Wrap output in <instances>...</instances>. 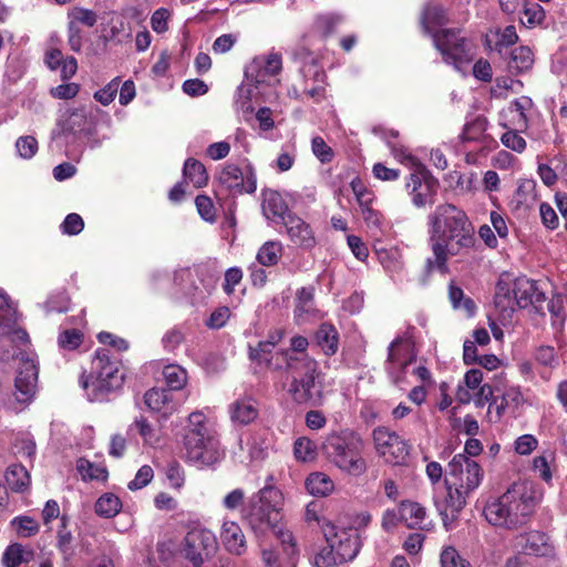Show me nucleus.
Returning a JSON list of instances; mask_svg holds the SVG:
<instances>
[{"instance_id": "nucleus-1", "label": "nucleus", "mask_w": 567, "mask_h": 567, "mask_svg": "<svg viewBox=\"0 0 567 567\" xmlns=\"http://www.w3.org/2000/svg\"><path fill=\"white\" fill-rule=\"evenodd\" d=\"M429 244L434 260L427 259L429 270L445 269L449 256L475 244V230L465 212L453 204H441L427 216Z\"/></svg>"}, {"instance_id": "nucleus-2", "label": "nucleus", "mask_w": 567, "mask_h": 567, "mask_svg": "<svg viewBox=\"0 0 567 567\" xmlns=\"http://www.w3.org/2000/svg\"><path fill=\"white\" fill-rule=\"evenodd\" d=\"M274 342H260L257 349L250 351V359L271 370H279L286 365L292 378L289 388L292 399L299 404H319L320 395L315 391V381L318 377L317 361L306 354L295 358L288 352H274Z\"/></svg>"}, {"instance_id": "nucleus-3", "label": "nucleus", "mask_w": 567, "mask_h": 567, "mask_svg": "<svg viewBox=\"0 0 567 567\" xmlns=\"http://www.w3.org/2000/svg\"><path fill=\"white\" fill-rule=\"evenodd\" d=\"M537 503L532 483H514L505 493L486 502L483 514L495 527L515 529L524 525L534 513Z\"/></svg>"}, {"instance_id": "nucleus-4", "label": "nucleus", "mask_w": 567, "mask_h": 567, "mask_svg": "<svg viewBox=\"0 0 567 567\" xmlns=\"http://www.w3.org/2000/svg\"><path fill=\"white\" fill-rule=\"evenodd\" d=\"M421 22L424 32L432 35L434 45L442 54L444 62L453 65L456 71L465 73L475 55L474 45L453 30L435 31L436 27L447 22L443 8L429 6L423 12Z\"/></svg>"}, {"instance_id": "nucleus-5", "label": "nucleus", "mask_w": 567, "mask_h": 567, "mask_svg": "<svg viewBox=\"0 0 567 567\" xmlns=\"http://www.w3.org/2000/svg\"><path fill=\"white\" fill-rule=\"evenodd\" d=\"M364 447L361 435L349 429L330 433L323 442V450L330 461L353 476H360L367 471Z\"/></svg>"}, {"instance_id": "nucleus-6", "label": "nucleus", "mask_w": 567, "mask_h": 567, "mask_svg": "<svg viewBox=\"0 0 567 567\" xmlns=\"http://www.w3.org/2000/svg\"><path fill=\"white\" fill-rule=\"evenodd\" d=\"M123 381L118 361L112 360L109 350L102 349L95 353L90 377L82 379L81 384L90 401L102 402L110 393L120 389Z\"/></svg>"}, {"instance_id": "nucleus-7", "label": "nucleus", "mask_w": 567, "mask_h": 567, "mask_svg": "<svg viewBox=\"0 0 567 567\" xmlns=\"http://www.w3.org/2000/svg\"><path fill=\"white\" fill-rule=\"evenodd\" d=\"M184 449L187 461L196 466H212L223 457V451L216 434L186 432Z\"/></svg>"}, {"instance_id": "nucleus-8", "label": "nucleus", "mask_w": 567, "mask_h": 567, "mask_svg": "<svg viewBox=\"0 0 567 567\" xmlns=\"http://www.w3.org/2000/svg\"><path fill=\"white\" fill-rule=\"evenodd\" d=\"M217 539L213 532L205 528H194L184 537L181 545V556L193 567H202L217 550Z\"/></svg>"}, {"instance_id": "nucleus-9", "label": "nucleus", "mask_w": 567, "mask_h": 567, "mask_svg": "<svg viewBox=\"0 0 567 567\" xmlns=\"http://www.w3.org/2000/svg\"><path fill=\"white\" fill-rule=\"evenodd\" d=\"M414 347L409 338L398 337L388 347L385 371L394 384L404 381L408 367L415 361Z\"/></svg>"}, {"instance_id": "nucleus-10", "label": "nucleus", "mask_w": 567, "mask_h": 567, "mask_svg": "<svg viewBox=\"0 0 567 567\" xmlns=\"http://www.w3.org/2000/svg\"><path fill=\"white\" fill-rule=\"evenodd\" d=\"M372 440L375 452L388 463L400 464L410 454L409 443L386 426H377L372 431Z\"/></svg>"}, {"instance_id": "nucleus-11", "label": "nucleus", "mask_w": 567, "mask_h": 567, "mask_svg": "<svg viewBox=\"0 0 567 567\" xmlns=\"http://www.w3.org/2000/svg\"><path fill=\"white\" fill-rule=\"evenodd\" d=\"M449 476L454 486L471 494L481 485L484 473L480 464L465 454H456L449 463Z\"/></svg>"}, {"instance_id": "nucleus-12", "label": "nucleus", "mask_w": 567, "mask_h": 567, "mask_svg": "<svg viewBox=\"0 0 567 567\" xmlns=\"http://www.w3.org/2000/svg\"><path fill=\"white\" fill-rule=\"evenodd\" d=\"M38 365L34 359L22 354L19 359L17 377L14 380V400L22 406L29 405L38 390Z\"/></svg>"}, {"instance_id": "nucleus-13", "label": "nucleus", "mask_w": 567, "mask_h": 567, "mask_svg": "<svg viewBox=\"0 0 567 567\" xmlns=\"http://www.w3.org/2000/svg\"><path fill=\"white\" fill-rule=\"evenodd\" d=\"M327 542L331 544L341 561L352 560L361 548V540L355 529L336 530V526L327 524L323 527Z\"/></svg>"}, {"instance_id": "nucleus-14", "label": "nucleus", "mask_w": 567, "mask_h": 567, "mask_svg": "<svg viewBox=\"0 0 567 567\" xmlns=\"http://www.w3.org/2000/svg\"><path fill=\"white\" fill-rule=\"evenodd\" d=\"M281 225L285 228V234L296 247L311 250L317 246L312 226L297 214H288Z\"/></svg>"}, {"instance_id": "nucleus-15", "label": "nucleus", "mask_w": 567, "mask_h": 567, "mask_svg": "<svg viewBox=\"0 0 567 567\" xmlns=\"http://www.w3.org/2000/svg\"><path fill=\"white\" fill-rule=\"evenodd\" d=\"M252 63L255 69H257L255 76L256 86L262 83H267V85L271 86L278 82L275 76L278 75L282 69L281 56L278 53H269L267 56L255 58Z\"/></svg>"}, {"instance_id": "nucleus-16", "label": "nucleus", "mask_w": 567, "mask_h": 567, "mask_svg": "<svg viewBox=\"0 0 567 567\" xmlns=\"http://www.w3.org/2000/svg\"><path fill=\"white\" fill-rule=\"evenodd\" d=\"M515 546L522 554L529 556H547L553 551L548 537L537 530L517 536Z\"/></svg>"}, {"instance_id": "nucleus-17", "label": "nucleus", "mask_w": 567, "mask_h": 567, "mask_svg": "<svg viewBox=\"0 0 567 567\" xmlns=\"http://www.w3.org/2000/svg\"><path fill=\"white\" fill-rule=\"evenodd\" d=\"M446 484V495L437 505L444 520L447 518L454 519L466 505V498L471 495L470 492L460 488L458 486H454V484L447 480Z\"/></svg>"}, {"instance_id": "nucleus-18", "label": "nucleus", "mask_w": 567, "mask_h": 567, "mask_svg": "<svg viewBox=\"0 0 567 567\" xmlns=\"http://www.w3.org/2000/svg\"><path fill=\"white\" fill-rule=\"evenodd\" d=\"M513 295L518 308H526L545 300V295L538 290L536 282L526 277H519L513 281Z\"/></svg>"}, {"instance_id": "nucleus-19", "label": "nucleus", "mask_w": 567, "mask_h": 567, "mask_svg": "<svg viewBox=\"0 0 567 567\" xmlns=\"http://www.w3.org/2000/svg\"><path fill=\"white\" fill-rule=\"evenodd\" d=\"M261 208L265 217L272 221L279 219L282 223L288 214H292L281 194L272 189L261 193Z\"/></svg>"}, {"instance_id": "nucleus-20", "label": "nucleus", "mask_w": 567, "mask_h": 567, "mask_svg": "<svg viewBox=\"0 0 567 567\" xmlns=\"http://www.w3.org/2000/svg\"><path fill=\"white\" fill-rule=\"evenodd\" d=\"M220 539L227 551L235 555H240L245 551L246 536L236 522H224L220 532Z\"/></svg>"}, {"instance_id": "nucleus-21", "label": "nucleus", "mask_w": 567, "mask_h": 567, "mask_svg": "<svg viewBox=\"0 0 567 567\" xmlns=\"http://www.w3.org/2000/svg\"><path fill=\"white\" fill-rule=\"evenodd\" d=\"M144 402L151 411L161 413L165 417L177 409L172 394L164 389L148 390L144 395Z\"/></svg>"}, {"instance_id": "nucleus-22", "label": "nucleus", "mask_w": 567, "mask_h": 567, "mask_svg": "<svg viewBox=\"0 0 567 567\" xmlns=\"http://www.w3.org/2000/svg\"><path fill=\"white\" fill-rule=\"evenodd\" d=\"M401 520L409 528H425L426 511L425 508L412 501H403L399 506Z\"/></svg>"}, {"instance_id": "nucleus-23", "label": "nucleus", "mask_w": 567, "mask_h": 567, "mask_svg": "<svg viewBox=\"0 0 567 567\" xmlns=\"http://www.w3.org/2000/svg\"><path fill=\"white\" fill-rule=\"evenodd\" d=\"M494 303L496 308L503 312H513L516 306L515 296L513 295V281L508 276H502L496 285Z\"/></svg>"}, {"instance_id": "nucleus-24", "label": "nucleus", "mask_w": 567, "mask_h": 567, "mask_svg": "<svg viewBox=\"0 0 567 567\" xmlns=\"http://www.w3.org/2000/svg\"><path fill=\"white\" fill-rule=\"evenodd\" d=\"M317 312L313 306V288L302 287L297 291L295 305V320L297 323L306 322Z\"/></svg>"}, {"instance_id": "nucleus-25", "label": "nucleus", "mask_w": 567, "mask_h": 567, "mask_svg": "<svg viewBox=\"0 0 567 567\" xmlns=\"http://www.w3.org/2000/svg\"><path fill=\"white\" fill-rule=\"evenodd\" d=\"M534 61V53L528 47H517L508 56V72L515 75L527 72L533 68Z\"/></svg>"}, {"instance_id": "nucleus-26", "label": "nucleus", "mask_w": 567, "mask_h": 567, "mask_svg": "<svg viewBox=\"0 0 567 567\" xmlns=\"http://www.w3.org/2000/svg\"><path fill=\"white\" fill-rule=\"evenodd\" d=\"M315 339L317 344L326 355H333L339 348V333L331 323H321L316 331Z\"/></svg>"}, {"instance_id": "nucleus-27", "label": "nucleus", "mask_w": 567, "mask_h": 567, "mask_svg": "<svg viewBox=\"0 0 567 567\" xmlns=\"http://www.w3.org/2000/svg\"><path fill=\"white\" fill-rule=\"evenodd\" d=\"M218 182L234 196L245 193V177L236 165L229 164L225 166L218 175Z\"/></svg>"}, {"instance_id": "nucleus-28", "label": "nucleus", "mask_w": 567, "mask_h": 567, "mask_svg": "<svg viewBox=\"0 0 567 567\" xmlns=\"http://www.w3.org/2000/svg\"><path fill=\"white\" fill-rule=\"evenodd\" d=\"M377 254L379 261L389 274L392 276L401 274L404 264L400 249L391 247L377 250Z\"/></svg>"}, {"instance_id": "nucleus-29", "label": "nucleus", "mask_w": 567, "mask_h": 567, "mask_svg": "<svg viewBox=\"0 0 567 567\" xmlns=\"http://www.w3.org/2000/svg\"><path fill=\"white\" fill-rule=\"evenodd\" d=\"M6 482L13 492H23L29 487L30 475L24 466L13 464L7 470Z\"/></svg>"}, {"instance_id": "nucleus-30", "label": "nucleus", "mask_w": 567, "mask_h": 567, "mask_svg": "<svg viewBox=\"0 0 567 567\" xmlns=\"http://www.w3.org/2000/svg\"><path fill=\"white\" fill-rule=\"evenodd\" d=\"M308 492L316 496H327L333 491L332 480L324 473L316 472L306 480Z\"/></svg>"}, {"instance_id": "nucleus-31", "label": "nucleus", "mask_w": 567, "mask_h": 567, "mask_svg": "<svg viewBox=\"0 0 567 567\" xmlns=\"http://www.w3.org/2000/svg\"><path fill=\"white\" fill-rule=\"evenodd\" d=\"M94 509L99 516L112 518L122 509V502L113 493H105L97 498Z\"/></svg>"}, {"instance_id": "nucleus-32", "label": "nucleus", "mask_w": 567, "mask_h": 567, "mask_svg": "<svg viewBox=\"0 0 567 567\" xmlns=\"http://www.w3.org/2000/svg\"><path fill=\"white\" fill-rule=\"evenodd\" d=\"M183 174L184 177L188 179L196 188L205 186L208 182V174L205 166L194 158H188L185 162Z\"/></svg>"}, {"instance_id": "nucleus-33", "label": "nucleus", "mask_w": 567, "mask_h": 567, "mask_svg": "<svg viewBox=\"0 0 567 567\" xmlns=\"http://www.w3.org/2000/svg\"><path fill=\"white\" fill-rule=\"evenodd\" d=\"M282 255V244L278 240L266 241L257 252V260L260 265L275 266Z\"/></svg>"}, {"instance_id": "nucleus-34", "label": "nucleus", "mask_w": 567, "mask_h": 567, "mask_svg": "<svg viewBox=\"0 0 567 567\" xmlns=\"http://www.w3.org/2000/svg\"><path fill=\"white\" fill-rule=\"evenodd\" d=\"M162 375L171 390H181L187 383V372L178 364H167L163 368Z\"/></svg>"}, {"instance_id": "nucleus-35", "label": "nucleus", "mask_w": 567, "mask_h": 567, "mask_svg": "<svg viewBox=\"0 0 567 567\" xmlns=\"http://www.w3.org/2000/svg\"><path fill=\"white\" fill-rule=\"evenodd\" d=\"M533 106V101L527 96H520L514 100L508 106V112L514 115L513 124L518 130L524 131L527 128L526 111Z\"/></svg>"}, {"instance_id": "nucleus-36", "label": "nucleus", "mask_w": 567, "mask_h": 567, "mask_svg": "<svg viewBox=\"0 0 567 567\" xmlns=\"http://www.w3.org/2000/svg\"><path fill=\"white\" fill-rule=\"evenodd\" d=\"M16 320V310L10 306L8 297L0 291V336H6L13 331Z\"/></svg>"}, {"instance_id": "nucleus-37", "label": "nucleus", "mask_w": 567, "mask_h": 567, "mask_svg": "<svg viewBox=\"0 0 567 567\" xmlns=\"http://www.w3.org/2000/svg\"><path fill=\"white\" fill-rule=\"evenodd\" d=\"M32 551L20 544H12L6 549L2 561L6 567H19L31 559Z\"/></svg>"}, {"instance_id": "nucleus-38", "label": "nucleus", "mask_w": 567, "mask_h": 567, "mask_svg": "<svg viewBox=\"0 0 567 567\" xmlns=\"http://www.w3.org/2000/svg\"><path fill=\"white\" fill-rule=\"evenodd\" d=\"M449 298L454 309L463 310L468 317L475 313L476 306L474 301L465 297L460 287L451 284L449 287Z\"/></svg>"}, {"instance_id": "nucleus-39", "label": "nucleus", "mask_w": 567, "mask_h": 567, "mask_svg": "<svg viewBox=\"0 0 567 567\" xmlns=\"http://www.w3.org/2000/svg\"><path fill=\"white\" fill-rule=\"evenodd\" d=\"M412 168L413 173L410 174L409 179L405 183V188L411 197L416 190L423 189L425 181H432L429 177V171L422 163L413 166Z\"/></svg>"}, {"instance_id": "nucleus-40", "label": "nucleus", "mask_w": 567, "mask_h": 567, "mask_svg": "<svg viewBox=\"0 0 567 567\" xmlns=\"http://www.w3.org/2000/svg\"><path fill=\"white\" fill-rule=\"evenodd\" d=\"M229 415L233 424L243 427L248 424V399L241 396L229 405Z\"/></svg>"}, {"instance_id": "nucleus-41", "label": "nucleus", "mask_w": 567, "mask_h": 567, "mask_svg": "<svg viewBox=\"0 0 567 567\" xmlns=\"http://www.w3.org/2000/svg\"><path fill=\"white\" fill-rule=\"evenodd\" d=\"M76 468L84 480L104 481L107 477V471L103 465L91 463L85 458L78 461Z\"/></svg>"}, {"instance_id": "nucleus-42", "label": "nucleus", "mask_w": 567, "mask_h": 567, "mask_svg": "<svg viewBox=\"0 0 567 567\" xmlns=\"http://www.w3.org/2000/svg\"><path fill=\"white\" fill-rule=\"evenodd\" d=\"M436 196V182L425 181L423 189H419L411 197L413 205L417 208H422L425 205H432L435 202Z\"/></svg>"}, {"instance_id": "nucleus-43", "label": "nucleus", "mask_w": 567, "mask_h": 567, "mask_svg": "<svg viewBox=\"0 0 567 567\" xmlns=\"http://www.w3.org/2000/svg\"><path fill=\"white\" fill-rule=\"evenodd\" d=\"M342 563L333 546L329 543L328 546L322 547L313 557V565L316 567H334Z\"/></svg>"}, {"instance_id": "nucleus-44", "label": "nucleus", "mask_w": 567, "mask_h": 567, "mask_svg": "<svg viewBox=\"0 0 567 567\" xmlns=\"http://www.w3.org/2000/svg\"><path fill=\"white\" fill-rule=\"evenodd\" d=\"M351 188L355 196V199L360 207V213L372 208V204L375 199L374 194L364 187V185L359 179H353L351 182Z\"/></svg>"}, {"instance_id": "nucleus-45", "label": "nucleus", "mask_w": 567, "mask_h": 567, "mask_svg": "<svg viewBox=\"0 0 567 567\" xmlns=\"http://www.w3.org/2000/svg\"><path fill=\"white\" fill-rule=\"evenodd\" d=\"M293 453L299 461H312L316 457V445L307 437H299L295 442Z\"/></svg>"}, {"instance_id": "nucleus-46", "label": "nucleus", "mask_w": 567, "mask_h": 567, "mask_svg": "<svg viewBox=\"0 0 567 567\" xmlns=\"http://www.w3.org/2000/svg\"><path fill=\"white\" fill-rule=\"evenodd\" d=\"M187 432L216 434V432L209 426L207 417L203 411H195L189 414Z\"/></svg>"}, {"instance_id": "nucleus-47", "label": "nucleus", "mask_w": 567, "mask_h": 567, "mask_svg": "<svg viewBox=\"0 0 567 567\" xmlns=\"http://www.w3.org/2000/svg\"><path fill=\"white\" fill-rule=\"evenodd\" d=\"M11 524L21 537H30L39 532V524L29 516L16 517Z\"/></svg>"}, {"instance_id": "nucleus-48", "label": "nucleus", "mask_w": 567, "mask_h": 567, "mask_svg": "<svg viewBox=\"0 0 567 567\" xmlns=\"http://www.w3.org/2000/svg\"><path fill=\"white\" fill-rule=\"evenodd\" d=\"M441 567H471V565L454 547L449 546L441 553Z\"/></svg>"}, {"instance_id": "nucleus-49", "label": "nucleus", "mask_w": 567, "mask_h": 567, "mask_svg": "<svg viewBox=\"0 0 567 567\" xmlns=\"http://www.w3.org/2000/svg\"><path fill=\"white\" fill-rule=\"evenodd\" d=\"M16 148L20 157L30 159L38 152V141L31 135L20 136L16 142Z\"/></svg>"}, {"instance_id": "nucleus-50", "label": "nucleus", "mask_w": 567, "mask_h": 567, "mask_svg": "<svg viewBox=\"0 0 567 567\" xmlns=\"http://www.w3.org/2000/svg\"><path fill=\"white\" fill-rule=\"evenodd\" d=\"M24 61L18 55H10L6 64V76L10 82H17L24 73Z\"/></svg>"}, {"instance_id": "nucleus-51", "label": "nucleus", "mask_w": 567, "mask_h": 567, "mask_svg": "<svg viewBox=\"0 0 567 567\" xmlns=\"http://www.w3.org/2000/svg\"><path fill=\"white\" fill-rule=\"evenodd\" d=\"M311 148L315 156L321 163H330L334 156L332 148L320 136H315L312 138Z\"/></svg>"}, {"instance_id": "nucleus-52", "label": "nucleus", "mask_w": 567, "mask_h": 567, "mask_svg": "<svg viewBox=\"0 0 567 567\" xmlns=\"http://www.w3.org/2000/svg\"><path fill=\"white\" fill-rule=\"evenodd\" d=\"M196 208L200 217L209 223L215 221L216 209L208 196L198 195L195 199Z\"/></svg>"}, {"instance_id": "nucleus-53", "label": "nucleus", "mask_w": 567, "mask_h": 567, "mask_svg": "<svg viewBox=\"0 0 567 567\" xmlns=\"http://www.w3.org/2000/svg\"><path fill=\"white\" fill-rule=\"evenodd\" d=\"M501 141L505 147L517 153H522L526 148V141L518 134L517 130H508L502 135Z\"/></svg>"}, {"instance_id": "nucleus-54", "label": "nucleus", "mask_w": 567, "mask_h": 567, "mask_svg": "<svg viewBox=\"0 0 567 567\" xmlns=\"http://www.w3.org/2000/svg\"><path fill=\"white\" fill-rule=\"evenodd\" d=\"M388 146L391 148L392 155L402 164L413 167L421 162L413 156L408 150L399 144L392 143L390 140L386 141Z\"/></svg>"}, {"instance_id": "nucleus-55", "label": "nucleus", "mask_w": 567, "mask_h": 567, "mask_svg": "<svg viewBox=\"0 0 567 567\" xmlns=\"http://www.w3.org/2000/svg\"><path fill=\"white\" fill-rule=\"evenodd\" d=\"M83 340V334L76 329H70L63 331L59 337V344L62 349L74 350Z\"/></svg>"}, {"instance_id": "nucleus-56", "label": "nucleus", "mask_w": 567, "mask_h": 567, "mask_svg": "<svg viewBox=\"0 0 567 567\" xmlns=\"http://www.w3.org/2000/svg\"><path fill=\"white\" fill-rule=\"evenodd\" d=\"M248 86L245 81L237 87L234 96V107L241 113L243 118L248 120Z\"/></svg>"}, {"instance_id": "nucleus-57", "label": "nucleus", "mask_w": 567, "mask_h": 567, "mask_svg": "<svg viewBox=\"0 0 567 567\" xmlns=\"http://www.w3.org/2000/svg\"><path fill=\"white\" fill-rule=\"evenodd\" d=\"M246 493L243 488H235L221 501L223 507L227 511H237L244 506Z\"/></svg>"}, {"instance_id": "nucleus-58", "label": "nucleus", "mask_w": 567, "mask_h": 567, "mask_svg": "<svg viewBox=\"0 0 567 567\" xmlns=\"http://www.w3.org/2000/svg\"><path fill=\"white\" fill-rule=\"evenodd\" d=\"M154 476L153 468L150 465H143L136 473L134 480H132L127 487L131 491H137L145 487Z\"/></svg>"}, {"instance_id": "nucleus-59", "label": "nucleus", "mask_w": 567, "mask_h": 567, "mask_svg": "<svg viewBox=\"0 0 567 567\" xmlns=\"http://www.w3.org/2000/svg\"><path fill=\"white\" fill-rule=\"evenodd\" d=\"M120 87V79H113L103 89L95 92L94 97L103 105H109L115 99V95Z\"/></svg>"}, {"instance_id": "nucleus-60", "label": "nucleus", "mask_w": 567, "mask_h": 567, "mask_svg": "<svg viewBox=\"0 0 567 567\" xmlns=\"http://www.w3.org/2000/svg\"><path fill=\"white\" fill-rule=\"evenodd\" d=\"M60 227L63 234L73 236L83 230L84 221L79 214L72 213L65 217Z\"/></svg>"}, {"instance_id": "nucleus-61", "label": "nucleus", "mask_w": 567, "mask_h": 567, "mask_svg": "<svg viewBox=\"0 0 567 567\" xmlns=\"http://www.w3.org/2000/svg\"><path fill=\"white\" fill-rule=\"evenodd\" d=\"M535 360L545 367L554 368L558 364L556 351L553 347L540 346L535 352Z\"/></svg>"}, {"instance_id": "nucleus-62", "label": "nucleus", "mask_w": 567, "mask_h": 567, "mask_svg": "<svg viewBox=\"0 0 567 567\" xmlns=\"http://www.w3.org/2000/svg\"><path fill=\"white\" fill-rule=\"evenodd\" d=\"M538 445L537 439L532 434H524L516 439L514 447L519 455H529Z\"/></svg>"}, {"instance_id": "nucleus-63", "label": "nucleus", "mask_w": 567, "mask_h": 567, "mask_svg": "<svg viewBox=\"0 0 567 567\" xmlns=\"http://www.w3.org/2000/svg\"><path fill=\"white\" fill-rule=\"evenodd\" d=\"M534 472L545 482H550L553 474L549 465V456L539 455L533 462Z\"/></svg>"}, {"instance_id": "nucleus-64", "label": "nucleus", "mask_w": 567, "mask_h": 567, "mask_svg": "<svg viewBox=\"0 0 567 567\" xmlns=\"http://www.w3.org/2000/svg\"><path fill=\"white\" fill-rule=\"evenodd\" d=\"M361 215L365 225L371 231H381L383 225V216L379 210L372 207L361 212Z\"/></svg>"}]
</instances>
